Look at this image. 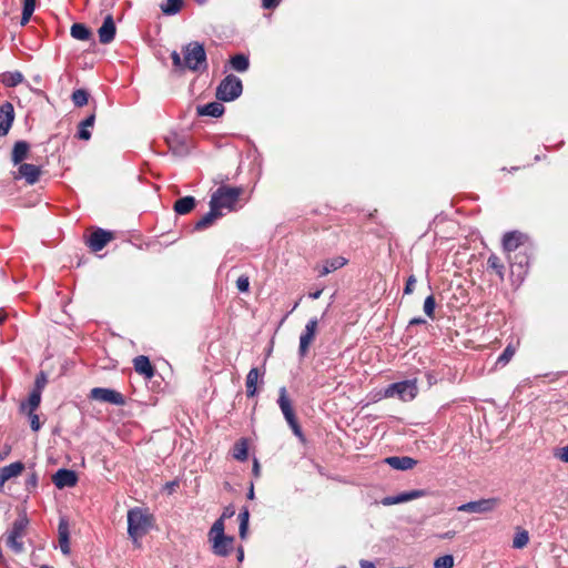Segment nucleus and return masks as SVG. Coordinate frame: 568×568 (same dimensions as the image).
Returning <instances> with one entry per match:
<instances>
[{"instance_id":"obj_1","label":"nucleus","mask_w":568,"mask_h":568,"mask_svg":"<svg viewBox=\"0 0 568 568\" xmlns=\"http://www.w3.org/2000/svg\"><path fill=\"white\" fill-rule=\"evenodd\" d=\"M183 58L176 51L171 53L173 65L180 71H199L206 64V54L203 45L199 42H190L182 48Z\"/></svg>"},{"instance_id":"obj_2","label":"nucleus","mask_w":568,"mask_h":568,"mask_svg":"<svg viewBox=\"0 0 568 568\" xmlns=\"http://www.w3.org/2000/svg\"><path fill=\"white\" fill-rule=\"evenodd\" d=\"M153 515L145 508L134 507L128 511V534L134 544L153 527Z\"/></svg>"},{"instance_id":"obj_3","label":"nucleus","mask_w":568,"mask_h":568,"mask_svg":"<svg viewBox=\"0 0 568 568\" xmlns=\"http://www.w3.org/2000/svg\"><path fill=\"white\" fill-rule=\"evenodd\" d=\"M241 192L242 190L239 187L222 185L213 192L210 200V206L215 207L220 212L223 210L232 211L234 210Z\"/></svg>"},{"instance_id":"obj_4","label":"nucleus","mask_w":568,"mask_h":568,"mask_svg":"<svg viewBox=\"0 0 568 568\" xmlns=\"http://www.w3.org/2000/svg\"><path fill=\"white\" fill-rule=\"evenodd\" d=\"M418 394V386L416 379H408L398 383H393L384 389V398L397 397L403 402L413 400Z\"/></svg>"},{"instance_id":"obj_5","label":"nucleus","mask_w":568,"mask_h":568,"mask_svg":"<svg viewBox=\"0 0 568 568\" xmlns=\"http://www.w3.org/2000/svg\"><path fill=\"white\" fill-rule=\"evenodd\" d=\"M29 520L26 515H20L12 524V527L7 534L6 544L14 552L23 550V537L27 534Z\"/></svg>"},{"instance_id":"obj_6","label":"nucleus","mask_w":568,"mask_h":568,"mask_svg":"<svg viewBox=\"0 0 568 568\" xmlns=\"http://www.w3.org/2000/svg\"><path fill=\"white\" fill-rule=\"evenodd\" d=\"M242 93V82L235 75H227L217 87L216 97L222 101H233Z\"/></svg>"},{"instance_id":"obj_7","label":"nucleus","mask_w":568,"mask_h":568,"mask_svg":"<svg viewBox=\"0 0 568 568\" xmlns=\"http://www.w3.org/2000/svg\"><path fill=\"white\" fill-rule=\"evenodd\" d=\"M500 504L499 498H484L460 505L457 510L463 513L488 514L494 511Z\"/></svg>"},{"instance_id":"obj_8","label":"nucleus","mask_w":568,"mask_h":568,"mask_svg":"<svg viewBox=\"0 0 568 568\" xmlns=\"http://www.w3.org/2000/svg\"><path fill=\"white\" fill-rule=\"evenodd\" d=\"M90 398L103 403H110L118 406H122L125 404L124 396L121 393L110 388H92L90 392Z\"/></svg>"},{"instance_id":"obj_9","label":"nucleus","mask_w":568,"mask_h":568,"mask_svg":"<svg viewBox=\"0 0 568 568\" xmlns=\"http://www.w3.org/2000/svg\"><path fill=\"white\" fill-rule=\"evenodd\" d=\"M317 325L318 321L316 318L310 320L305 326L304 332L300 336L298 352L301 356H305L307 354L308 348L315 338Z\"/></svg>"},{"instance_id":"obj_10","label":"nucleus","mask_w":568,"mask_h":568,"mask_svg":"<svg viewBox=\"0 0 568 568\" xmlns=\"http://www.w3.org/2000/svg\"><path fill=\"white\" fill-rule=\"evenodd\" d=\"M427 496V491L424 489H414L410 491L400 493L396 496H387L382 499V505L392 506L397 504L407 503L417 498Z\"/></svg>"},{"instance_id":"obj_11","label":"nucleus","mask_w":568,"mask_h":568,"mask_svg":"<svg viewBox=\"0 0 568 568\" xmlns=\"http://www.w3.org/2000/svg\"><path fill=\"white\" fill-rule=\"evenodd\" d=\"M112 233L102 229L95 230L89 237L88 244L93 252L101 251L111 240Z\"/></svg>"},{"instance_id":"obj_12","label":"nucleus","mask_w":568,"mask_h":568,"mask_svg":"<svg viewBox=\"0 0 568 568\" xmlns=\"http://www.w3.org/2000/svg\"><path fill=\"white\" fill-rule=\"evenodd\" d=\"M53 484L62 489L64 487H73L78 481L77 474L70 469H59L52 477Z\"/></svg>"},{"instance_id":"obj_13","label":"nucleus","mask_w":568,"mask_h":568,"mask_svg":"<svg viewBox=\"0 0 568 568\" xmlns=\"http://www.w3.org/2000/svg\"><path fill=\"white\" fill-rule=\"evenodd\" d=\"M14 120V110L11 103L6 102L0 106V136L6 135Z\"/></svg>"},{"instance_id":"obj_14","label":"nucleus","mask_w":568,"mask_h":568,"mask_svg":"<svg viewBox=\"0 0 568 568\" xmlns=\"http://www.w3.org/2000/svg\"><path fill=\"white\" fill-rule=\"evenodd\" d=\"M525 241H526L525 234L517 232V231L508 232L504 235V239H503L504 251L507 253H510V252L517 250L520 245H523Z\"/></svg>"},{"instance_id":"obj_15","label":"nucleus","mask_w":568,"mask_h":568,"mask_svg":"<svg viewBox=\"0 0 568 568\" xmlns=\"http://www.w3.org/2000/svg\"><path fill=\"white\" fill-rule=\"evenodd\" d=\"M277 404L286 422H292V419L296 418L292 406V402L287 396V390L285 387H281L278 389Z\"/></svg>"},{"instance_id":"obj_16","label":"nucleus","mask_w":568,"mask_h":568,"mask_svg":"<svg viewBox=\"0 0 568 568\" xmlns=\"http://www.w3.org/2000/svg\"><path fill=\"white\" fill-rule=\"evenodd\" d=\"M99 40L101 43H110L115 36V23L112 16H106L102 26L99 28Z\"/></svg>"},{"instance_id":"obj_17","label":"nucleus","mask_w":568,"mask_h":568,"mask_svg":"<svg viewBox=\"0 0 568 568\" xmlns=\"http://www.w3.org/2000/svg\"><path fill=\"white\" fill-rule=\"evenodd\" d=\"M59 546L63 555L70 554V530L68 520L62 518L58 527Z\"/></svg>"},{"instance_id":"obj_18","label":"nucleus","mask_w":568,"mask_h":568,"mask_svg":"<svg viewBox=\"0 0 568 568\" xmlns=\"http://www.w3.org/2000/svg\"><path fill=\"white\" fill-rule=\"evenodd\" d=\"M385 463L394 469L408 470V469H412L417 464V460H415L412 457H407V456H403V457L392 456V457H387L385 459Z\"/></svg>"},{"instance_id":"obj_19","label":"nucleus","mask_w":568,"mask_h":568,"mask_svg":"<svg viewBox=\"0 0 568 568\" xmlns=\"http://www.w3.org/2000/svg\"><path fill=\"white\" fill-rule=\"evenodd\" d=\"M213 552L217 556H227L233 547V537H221L212 539Z\"/></svg>"},{"instance_id":"obj_20","label":"nucleus","mask_w":568,"mask_h":568,"mask_svg":"<svg viewBox=\"0 0 568 568\" xmlns=\"http://www.w3.org/2000/svg\"><path fill=\"white\" fill-rule=\"evenodd\" d=\"M23 469L24 465L21 462H16L3 467L0 471V487H3L4 483L9 479L18 477Z\"/></svg>"},{"instance_id":"obj_21","label":"nucleus","mask_w":568,"mask_h":568,"mask_svg":"<svg viewBox=\"0 0 568 568\" xmlns=\"http://www.w3.org/2000/svg\"><path fill=\"white\" fill-rule=\"evenodd\" d=\"M347 264V260L343 256H336L333 258L325 260L323 265L318 267L320 276H325L336 270H339Z\"/></svg>"},{"instance_id":"obj_22","label":"nucleus","mask_w":568,"mask_h":568,"mask_svg":"<svg viewBox=\"0 0 568 568\" xmlns=\"http://www.w3.org/2000/svg\"><path fill=\"white\" fill-rule=\"evenodd\" d=\"M19 178H23L29 184H33L40 176V169L34 164L24 163L19 166Z\"/></svg>"},{"instance_id":"obj_23","label":"nucleus","mask_w":568,"mask_h":568,"mask_svg":"<svg viewBox=\"0 0 568 568\" xmlns=\"http://www.w3.org/2000/svg\"><path fill=\"white\" fill-rule=\"evenodd\" d=\"M134 369L136 373L150 378L154 374V369L151 365L150 359L146 356H138L133 361Z\"/></svg>"},{"instance_id":"obj_24","label":"nucleus","mask_w":568,"mask_h":568,"mask_svg":"<svg viewBox=\"0 0 568 568\" xmlns=\"http://www.w3.org/2000/svg\"><path fill=\"white\" fill-rule=\"evenodd\" d=\"M222 215L223 212H220L215 207L210 206V211L196 222L195 230L201 231L211 226Z\"/></svg>"},{"instance_id":"obj_25","label":"nucleus","mask_w":568,"mask_h":568,"mask_svg":"<svg viewBox=\"0 0 568 568\" xmlns=\"http://www.w3.org/2000/svg\"><path fill=\"white\" fill-rule=\"evenodd\" d=\"M223 112L224 106L220 102H211L197 108V113L203 116L219 118Z\"/></svg>"},{"instance_id":"obj_26","label":"nucleus","mask_w":568,"mask_h":568,"mask_svg":"<svg viewBox=\"0 0 568 568\" xmlns=\"http://www.w3.org/2000/svg\"><path fill=\"white\" fill-rule=\"evenodd\" d=\"M41 402V392L39 389H34L27 400V403L21 404V410L31 415L40 405Z\"/></svg>"},{"instance_id":"obj_27","label":"nucleus","mask_w":568,"mask_h":568,"mask_svg":"<svg viewBox=\"0 0 568 568\" xmlns=\"http://www.w3.org/2000/svg\"><path fill=\"white\" fill-rule=\"evenodd\" d=\"M195 206V199L193 196H184L179 199L174 204V211L178 214H187Z\"/></svg>"},{"instance_id":"obj_28","label":"nucleus","mask_w":568,"mask_h":568,"mask_svg":"<svg viewBox=\"0 0 568 568\" xmlns=\"http://www.w3.org/2000/svg\"><path fill=\"white\" fill-rule=\"evenodd\" d=\"M29 144L24 141H19L14 144L12 151V162L14 164L21 163L28 155Z\"/></svg>"},{"instance_id":"obj_29","label":"nucleus","mask_w":568,"mask_h":568,"mask_svg":"<svg viewBox=\"0 0 568 568\" xmlns=\"http://www.w3.org/2000/svg\"><path fill=\"white\" fill-rule=\"evenodd\" d=\"M260 378V372L257 368H252L246 376V394L248 397H253L256 392L257 381Z\"/></svg>"},{"instance_id":"obj_30","label":"nucleus","mask_w":568,"mask_h":568,"mask_svg":"<svg viewBox=\"0 0 568 568\" xmlns=\"http://www.w3.org/2000/svg\"><path fill=\"white\" fill-rule=\"evenodd\" d=\"M23 74L19 71H12V72H4L0 75L1 82L6 87H17L18 84L22 83L23 81Z\"/></svg>"},{"instance_id":"obj_31","label":"nucleus","mask_w":568,"mask_h":568,"mask_svg":"<svg viewBox=\"0 0 568 568\" xmlns=\"http://www.w3.org/2000/svg\"><path fill=\"white\" fill-rule=\"evenodd\" d=\"M487 266L489 270H493L499 277L500 281H504L505 278V266L500 258L491 254L487 260Z\"/></svg>"},{"instance_id":"obj_32","label":"nucleus","mask_w":568,"mask_h":568,"mask_svg":"<svg viewBox=\"0 0 568 568\" xmlns=\"http://www.w3.org/2000/svg\"><path fill=\"white\" fill-rule=\"evenodd\" d=\"M94 120H95V115L91 114L90 116H88L85 120H83L80 123V128H79V132H78L79 139L88 141L91 138V132L89 131V128L93 126Z\"/></svg>"},{"instance_id":"obj_33","label":"nucleus","mask_w":568,"mask_h":568,"mask_svg":"<svg viewBox=\"0 0 568 568\" xmlns=\"http://www.w3.org/2000/svg\"><path fill=\"white\" fill-rule=\"evenodd\" d=\"M71 36L81 41L89 40L91 37V31L82 23H74L71 27Z\"/></svg>"},{"instance_id":"obj_34","label":"nucleus","mask_w":568,"mask_h":568,"mask_svg":"<svg viewBox=\"0 0 568 568\" xmlns=\"http://www.w3.org/2000/svg\"><path fill=\"white\" fill-rule=\"evenodd\" d=\"M232 456L236 460L244 462L247 458V443L245 439H241L237 443H235L233 449H232Z\"/></svg>"},{"instance_id":"obj_35","label":"nucleus","mask_w":568,"mask_h":568,"mask_svg":"<svg viewBox=\"0 0 568 568\" xmlns=\"http://www.w3.org/2000/svg\"><path fill=\"white\" fill-rule=\"evenodd\" d=\"M232 68L239 72H244L248 69L250 62L247 57L243 54H236L231 59Z\"/></svg>"},{"instance_id":"obj_36","label":"nucleus","mask_w":568,"mask_h":568,"mask_svg":"<svg viewBox=\"0 0 568 568\" xmlns=\"http://www.w3.org/2000/svg\"><path fill=\"white\" fill-rule=\"evenodd\" d=\"M36 9V0H23V10L21 17V24L26 26Z\"/></svg>"},{"instance_id":"obj_37","label":"nucleus","mask_w":568,"mask_h":568,"mask_svg":"<svg viewBox=\"0 0 568 568\" xmlns=\"http://www.w3.org/2000/svg\"><path fill=\"white\" fill-rule=\"evenodd\" d=\"M210 540L221 537H226L224 535V519L223 517L219 518L210 529L209 532Z\"/></svg>"},{"instance_id":"obj_38","label":"nucleus","mask_w":568,"mask_h":568,"mask_svg":"<svg viewBox=\"0 0 568 568\" xmlns=\"http://www.w3.org/2000/svg\"><path fill=\"white\" fill-rule=\"evenodd\" d=\"M181 6L182 0H166V2L161 6V9L165 14L171 16L178 13Z\"/></svg>"},{"instance_id":"obj_39","label":"nucleus","mask_w":568,"mask_h":568,"mask_svg":"<svg viewBox=\"0 0 568 568\" xmlns=\"http://www.w3.org/2000/svg\"><path fill=\"white\" fill-rule=\"evenodd\" d=\"M72 101L77 106H83L89 101V94L83 89H78L72 93Z\"/></svg>"},{"instance_id":"obj_40","label":"nucleus","mask_w":568,"mask_h":568,"mask_svg":"<svg viewBox=\"0 0 568 568\" xmlns=\"http://www.w3.org/2000/svg\"><path fill=\"white\" fill-rule=\"evenodd\" d=\"M528 532L526 530L518 531L514 537L513 547L516 549H521L528 544Z\"/></svg>"},{"instance_id":"obj_41","label":"nucleus","mask_w":568,"mask_h":568,"mask_svg":"<svg viewBox=\"0 0 568 568\" xmlns=\"http://www.w3.org/2000/svg\"><path fill=\"white\" fill-rule=\"evenodd\" d=\"M454 557L452 555L440 556L435 559L434 568H453Z\"/></svg>"},{"instance_id":"obj_42","label":"nucleus","mask_w":568,"mask_h":568,"mask_svg":"<svg viewBox=\"0 0 568 568\" xmlns=\"http://www.w3.org/2000/svg\"><path fill=\"white\" fill-rule=\"evenodd\" d=\"M516 352V348L515 346L513 345H508L504 352L501 353V355L498 357L497 359V363H501L503 365H506L514 356Z\"/></svg>"},{"instance_id":"obj_43","label":"nucleus","mask_w":568,"mask_h":568,"mask_svg":"<svg viewBox=\"0 0 568 568\" xmlns=\"http://www.w3.org/2000/svg\"><path fill=\"white\" fill-rule=\"evenodd\" d=\"M435 298L433 295H429L425 298V302H424V312L425 314L433 318L434 317V312H435Z\"/></svg>"},{"instance_id":"obj_44","label":"nucleus","mask_w":568,"mask_h":568,"mask_svg":"<svg viewBox=\"0 0 568 568\" xmlns=\"http://www.w3.org/2000/svg\"><path fill=\"white\" fill-rule=\"evenodd\" d=\"M236 287L240 292H247L250 287L248 277L245 275L240 276L236 281Z\"/></svg>"},{"instance_id":"obj_45","label":"nucleus","mask_w":568,"mask_h":568,"mask_svg":"<svg viewBox=\"0 0 568 568\" xmlns=\"http://www.w3.org/2000/svg\"><path fill=\"white\" fill-rule=\"evenodd\" d=\"M554 456L564 463H568V445L556 449Z\"/></svg>"},{"instance_id":"obj_46","label":"nucleus","mask_w":568,"mask_h":568,"mask_svg":"<svg viewBox=\"0 0 568 568\" xmlns=\"http://www.w3.org/2000/svg\"><path fill=\"white\" fill-rule=\"evenodd\" d=\"M415 284H416V277L414 275H410L407 278L406 286L404 288V293L405 294H412L414 292Z\"/></svg>"},{"instance_id":"obj_47","label":"nucleus","mask_w":568,"mask_h":568,"mask_svg":"<svg viewBox=\"0 0 568 568\" xmlns=\"http://www.w3.org/2000/svg\"><path fill=\"white\" fill-rule=\"evenodd\" d=\"M287 424L292 428L294 435H296L298 438L302 439L303 438V433H302V429H301L296 418L292 419V422H287Z\"/></svg>"},{"instance_id":"obj_48","label":"nucleus","mask_w":568,"mask_h":568,"mask_svg":"<svg viewBox=\"0 0 568 568\" xmlns=\"http://www.w3.org/2000/svg\"><path fill=\"white\" fill-rule=\"evenodd\" d=\"M287 424L292 428L294 435H296L298 438L302 439L303 438V433H302V429H301L296 418L292 419V422H287Z\"/></svg>"},{"instance_id":"obj_49","label":"nucleus","mask_w":568,"mask_h":568,"mask_svg":"<svg viewBox=\"0 0 568 568\" xmlns=\"http://www.w3.org/2000/svg\"><path fill=\"white\" fill-rule=\"evenodd\" d=\"M30 417V426L31 428L37 432L40 429L41 427V423H40V419H39V416L34 413H31V415H29Z\"/></svg>"},{"instance_id":"obj_50","label":"nucleus","mask_w":568,"mask_h":568,"mask_svg":"<svg viewBox=\"0 0 568 568\" xmlns=\"http://www.w3.org/2000/svg\"><path fill=\"white\" fill-rule=\"evenodd\" d=\"M280 0H262L263 7L265 9H272L275 8L278 4Z\"/></svg>"},{"instance_id":"obj_51","label":"nucleus","mask_w":568,"mask_h":568,"mask_svg":"<svg viewBox=\"0 0 568 568\" xmlns=\"http://www.w3.org/2000/svg\"><path fill=\"white\" fill-rule=\"evenodd\" d=\"M455 535H456V532H455L454 530H449V531H447V532H444V534L438 535V538H440V539H450V538H453Z\"/></svg>"},{"instance_id":"obj_52","label":"nucleus","mask_w":568,"mask_h":568,"mask_svg":"<svg viewBox=\"0 0 568 568\" xmlns=\"http://www.w3.org/2000/svg\"><path fill=\"white\" fill-rule=\"evenodd\" d=\"M247 526L248 525H245V523H240V536H241V538H245L246 531H247Z\"/></svg>"},{"instance_id":"obj_53","label":"nucleus","mask_w":568,"mask_h":568,"mask_svg":"<svg viewBox=\"0 0 568 568\" xmlns=\"http://www.w3.org/2000/svg\"><path fill=\"white\" fill-rule=\"evenodd\" d=\"M359 566L361 568H375L374 562L368 560H361Z\"/></svg>"},{"instance_id":"obj_54","label":"nucleus","mask_w":568,"mask_h":568,"mask_svg":"<svg viewBox=\"0 0 568 568\" xmlns=\"http://www.w3.org/2000/svg\"><path fill=\"white\" fill-rule=\"evenodd\" d=\"M240 520L241 523H245V525H248V511L244 510L240 514Z\"/></svg>"},{"instance_id":"obj_55","label":"nucleus","mask_w":568,"mask_h":568,"mask_svg":"<svg viewBox=\"0 0 568 568\" xmlns=\"http://www.w3.org/2000/svg\"><path fill=\"white\" fill-rule=\"evenodd\" d=\"M322 293H323V288H321V290H317V291H315V292L310 293V294H308V296H310L312 300H317V298L321 296V294H322Z\"/></svg>"},{"instance_id":"obj_56","label":"nucleus","mask_w":568,"mask_h":568,"mask_svg":"<svg viewBox=\"0 0 568 568\" xmlns=\"http://www.w3.org/2000/svg\"><path fill=\"white\" fill-rule=\"evenodd\" d=\"M253 471H254V474H255L256 476L258 475V471H260V465H258V462H257L256 459L254 460Z\"/></svg>"},{"instance_id":"obj_57","label":"nucleus","mask_w":568,"mask_h":568,"mask_svg":"<svg viewBox=\"0 0 568 568\" xmlns=\"http://www.w3.org/2000/svg\"><path fill=\"white\" fill-rule=\"evenodd\" d=\"M175 485L176 484L174 481L166 484V489L169 490V493H172L174 490Z\"/></svg>"},{"instance_id":"obj_58","label":"nucleus","mask_w":568,"mask_h":568,"mask_svg":"<svg viewBox=\"0 0 568 568\" xmlns=\"http://www.w3.org/2000/svg\"><path fill=\"white\" fill-rule=\"evenodd\" d=\"M422 323H425V321L422 318H413L410 321V325H416V324H422Z\"/></svg>"},{"instance_id":"obj_59","label":"nucleus","mask_w":568,"mask_h":568,"mask_svg":"<svg viewBox=\"0 0 568 568\" xmlns=\"http://www.w3.org/2000/svg\"><path fill=\"white\" fill-rule=\"evenodd\" d=\"M243 557H244L243 549H239V555H237L239 560L242 561Z\"/></svg>"},{"instance_id":"obj_60","label":"nucleus","mask_w":568,"mask_h":568,"mask_svg":"<svg viewBox=\"0 0 568 568\" xmlns=\"http://www.w3.org/2000/svg\"><path fill=\"white\" fill-rule=\"evenodd\" d=\"M4 318H6V314H4V312L2 310H0V324H2Z\"/></svg>"},{"instance_id":"obj_61","label":"nucleus","mask_w":568,"mask_h":568,"mask_svg":"<svg viewBox=\"0 0 568 568\" xmlns=\"http://www.w3.org/2000/svg\"><path fill=\"white\" fill-rule=\"evenodd\" d=\"M253 496H254V493H253V488H252V489L250 490V493H248V498H253Z\"/></svg>"},{"instance_id":"obj_62","label":"nucleus","mask_w":568,"mask_h":568,"mask_svg":"<svg viewBox=\"0 0 568 568\" xmlns=\"http://www.w3.org/2000/svg\"><path fill=\"white\" fill-rule=\"evenodd\" d=\"M37 384H38V385H39V384H43V381H39V379H38V381H37Z\"/></svg>"},{"instance_id":"obj_63","label":"nucleus","mask_w":568,"mask_h":568,"mask_svg":"<svg viewBox=\"0 0 568 568\" xmlns=\"http://www.w3.org/2000/svg\"><path fill=\"white\" fill-rule=\"evenodd\" d=\"M37 384H38V385H39V384H43V381H39V379H38V381H37Z\"/></svg>"},{"instance_id":"obj_64","label":"nucleus","mask_w":568,"mask_h":568,"mask_svg":"<svg viewBox=\"0 0 568 568\" xmlns=\"http://www.w3.org/2000/svg\"><path fill=\"white\" fill-rule=\"evenodd\" d=\"M41 568H50V567L44 565V566H41Z\"/></svg>"}]
</instances>
